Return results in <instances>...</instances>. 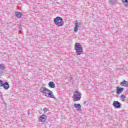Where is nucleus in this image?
Segmentation results:
<instances>
[{
  "instance_id": "1",
  "label": "nucleus",
  "mask_w": 128,
  "mask_h": 128,
  "mask_svg": "<svg viewBox=\"0 0 128 128\" xmlns=\"http://www.w3.org/2000/svg\"><path fill=\"white\" fill-rule=\"evenodd\" d=\"M40 92H42V94L45 96H48V98H54L56 100V96L54 95V93L50 90L42 86L40 88Z\"/></svg>"
},
{
  "instance_id": "2",
  "label": "nucleus",
  "mask_w": 128,
  "mask_h": 128,
  "mask_svg": "<svg viewBox=\"0 0 128 128\" xmlns=\"http://www.w3.org/2000/svg\"><path fill=\"white\" fill-rule=\"evenodd\" d=\"M74 49L76 50V54L77 56H80L82 54V46L80 44L76 42L74 45Z\"/></svg>"
},
{
  "instance_id": "3",
  "label": "nucleus",
  "mask_w": 128,
  "mask_h": 128,
  "mask_svg": "<svg viewBox=\"0 0 128 128\" xmlns=\"http://www.w3.org/2000/svg\"><path fill=\"white\" fill-rule=\"evenodd\" d=\"M62 21V18L58 16L54 20V24H55L57 26H64V22Z\"/></svg>"
},
{
  "instance_id": "4",
  "label": "nucleus",
  "mask_w": 128,
  "mask_h": 128,
  "mask_svg": "<svg viewBox=\"0 0 128 128\" xmlns=\"http://www.w3.org/2000/svg\"><path fill=\"white\" fill-rule=\"evenodd\" d=\"M73 98L74 102H78V100H80V98H82V93H80V92L78 90H76L74 92Z\"/></svg>"
},
{
  "instance_id": "5",
  "label": "nucleus",
  "mask_w": 128,
  "mask_h": 128,
  "mask_svg": "<svg viewBox=\"0 0 128 128\" xmlns=\"http://www.w3.org/2000/svg\"><path fill=\"white\" fill-rule=\"evenodd\" d=\"M3 86L4 90H8L10 88V84L8 82H4L2 80L1 82V84H0V88H2Z\"/></svg>"
},
{
  "instance_id": "6",
  "label": "nucleus",
  "mask_w": 128,
  "mask_h": 128,
  "mask_svg": "<svg viewBox=\"0 0 128 128\" xmlns=\"http://www.w3.org/2000/svg\"><path fill=\"white\" fill-rule=\"evenodd\" d=\"M113 106L115 108H120V106H122V104L118 102V101H114L113 103Z\"/></svg>"
},
{
  "instance_id": "7",
  "label": "nucleus",
  "mask_w": 128,
  "mask_h": 128,
  "mask_svg": "<svg viewBox=\"0 0 128 128\" xmlns=\"http://www.w3.org/2000/svg\"><path fill=\"white\" fill-rule=\"evenodd\" d=\"M4 70H6V66H4V64H0V74H4Z\"/></svg>"
},
{
  "instance_id": "8",
  "label": "nucleus",
  "mask_w": 128,
  "mask_h": 128,
  "mask_svg": "<svg viewBox=\"0 0 128 128\" xmlns=\"http://www.w3.org/2000/svg\"><path fill=\"white\" fill-rule=\"evenodd\" d=\"M46 120V115H42L39 118V120L40 122H44Z\"/></svg>"
},
{
  "instance_id": "9",
  "label": "nucleus",
  "mask_w": 128,
  "mask_h": 128,
  "mask_svg": "<svg viewBox=\"0 0 128 128\" xmlns=\"http://www.w3.org/2000/svg\"><path fill=\"white\" fill-rule=\"evenodd\" d=\"M124 88H120V87H117L116 88V92L118 94H122V92H124Z\"/></svg>"
},
{
  "instance_id": "10",
  "label": "nucleus",
  "mask_w": 128,
  "mask_h": 128,
  "mask_svg": "<svg viewBox=\"0 0 128 128\" xmlns=\"http://www.w3.org/2000/svg\"><path fill=\"white\" fill-rule=\"evenodd\" d=\"M121 86H124L125 88H128V82L125 80L120 83Z\"/></svg>"
},
{
  "instance_id": "11",
  "label": "nucleus",
  "mask_w": 128,
  "mask_h": 128,
  "mask_svg": "<svg viewBox=\"0 0 128 128\" xmlns=\"http://www.w3.org/2000/svg\"><path fill=\"white\" fill-rule=\"evenodd\" d=\"M74 108L77 110H80L82 108V106L80 104H74Z\"/></svg>"
},
{
  "instance_id": "12",
  "label": "nucleus",
  "mask_w": 128,
  "mask_h": 128,
  "mask_svg": "<svg viewBox=\"0 0 128 128\" xmlns=\"http://www.w3.org/2000/svg\"><path fill=\"white\" fill-rule=\"evenodd\" d=\"M78 20H76L75 22V26L74 28V32H76L78 30Z\"/></svg>"
},
{
  "instance_id": "13",
  "label": "nucleus",
  "mask_w": 128,
  "mask_h": 128,
  "mask_svg": "<svg viewBox=\"0 0 128 128\" xmlns=\"http://www.w3.org/2000/svg\"><path fill=\"white\" fill-rule=\"evenodd\" d=\"M48 86L51 88H56V84L53 82H48Z\"/></svg>"
},
{
  "instance_id": "14",
  "label": "nucleus",
  "mask_w": 128,
  "mask_h": 128,
  "mask_svg": "<svg viewBox=\"0 0 128 128\" xmlns=\"http://www.w3.org/2000/svg\"><path fill=\"white\" fill-rule=\"evenodd\" d=\"M22 12H15V16H16L18 18H22Z\"/></svg>"
},
{
  "instance_id": "15",
  "label": "nucleus",
  "mask_w": 128,
  "mask_h": 128,
  "mask_svg": "<svg viewBox=\"0 0 128 128\" xmlns=\"http://www.w3.org/2000/svg\"><path fill=\"white\" fill-rule=\"evenodd\" d=\"M109 4H111V6H114V4H116V0H110Z\"/></svg>"
},
{
  "instance_id": "16",
  "label": "nucleus",
  "mask_w": 128,
  "mask_h": 128,
  "mask_svg": "<svg viewBox=\"0 0 128 128\" xmlns=\"http://www.w3.org/2000/svg\"><path fill=\"white\" fill-rule=\"evenodd\" d=\"M120 98H121L122 102H126V96L122 94L121 95Z\"/></svg>"
},
{
  "instance_id": "17",
  "label": "nucleus",
  "mask_w": 128,
  "mask_h": 128,
  "mask_svg": "<svg viewBox=\"0 0 128 128\" xmlns=\"http://www.w3.org/2000/svg\"><path fill=\"white\" fill-rule=\"evenodd\" d=\"M122 0V2L124 5V6H126V8H128V0Z\"/></svg>"
},
{
  "instance_id": "18",
  "label": "nucleus",
  "mask_w": 128,
  "mask_h": 128,
  "mask_svg": "<svg viewBox=\"0 0 128 128\" xmlns=\"http://www.w3.org/2000/svg\"><path fill=\"white\" fill-rule=\"evenodd\" d=\"M44 112H47V111H48V108H44Z\"/></svg>"
},
{
  "instance_id": "19",
  "label": "nucleus",
  "mask_w": 128,
  "mask_h": 128,
  "mask_svg": "<svg viewBox=\"0 0 128 128\" xmlns=\"http://www.w3.org/2000/svg\"><path fill=\"white\" fill-rule=\"evenodd\" d=\"M126 92L127 94H128V92Z\"/></svg>"
}]
</instances>
